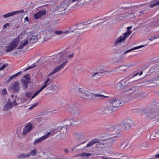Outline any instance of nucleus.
<instances>
[{"mask_svg":"<svg viewBox=\"0 0 159 159\" xmlns=\"http://www.w3.org/2000/svg\"><path fill=\"white\" fill-rule=\"evenodd\" d=\"M13 107V105L11 104V101H10V103L8 102L4 107L3 109V111H6L9 110L10 108Z\"/></svg>","mask_w":159,"mask_h":159,"instance_id":"23","label":"nucleus"},{"mask_svg":"<svg viewBox=\"0 0 159 159\" xmlns=\"http://www.w3.org/2000/svg\"><path fill=\"white\" fill-rule=\"evenodd\" d=\"M27 153L29 155V157H30L31 155L33 156L36 155L37 153V151L36 149H34L33 150L30 151L29 153Z\"/></svg>","mask_w":159,"mask_h":159,"instance_id":"36","label":"nucleus"},{"mask_svg":"<svg viewBox=\"0 0 159 159\" xmlns=\"http://www.w3.org/2000/svg\"><path fill=\"white\" fill-rule=\"evenodd\" d=\"M143 130L142 129H140L137 132L136 134V135L139 137L140 136L141 134H142V132H143Z\"/></svg>","mask_w":159,"mask_h":159,"instance_id":"44","label":"nucleus"},{"mask_svg":"<svg viewBox=\"0 0 159 159\" xmlns=\"http://www.w3.org/2000/svg\"><path fill=\"white\" fill-rule=\"evenodd\" d=\"M150 144L147 143H143L141 144V147L144 149H146L150 146Z\"/></svg>","mask_w":159,"mask_h":159,"instance_id":"37","label":"nucleus"},{"mask_svg":"<svg viewBox=\"0 0 159 159\" xmlns=\"http://www.w3.org/2000/svg\"><path fill=\"white\" fill-rule=\"evenodd\" d=\"M68 62V61H66L65 62L62 63L58 67L55 68L49 74L48 76H50L60 70L61 69H62L64 66H66Z\"/></svg>","mask_w":159,"mask_h":159,"instance_id":"13","label":"nucleus"},{"mask_svg":"<svg viewBox=\"0 0 159 159\" xmlns=\"http://www.w3.org/2000/svg\"><path fill=\"white\" fill-rule=\"evenodd\" d=\"M81 28H80V26H78L77 25L72 26L70 28V30H71V32H74L77 30L80 29Z\"/></svg>","mask_w":159,"mask_h":159,"instance_id":"25","label":"nucleus"},{"mask_svg":"<svg viewBox=\"0 0 159 159\" xmlns=\"http://www.w3.org/2000/svg\"><path fill=\"white\" fill-rule=\"evenodd\" d=\"M20 83L17 81H15L12 85L9 88L10 90L14 93H17L20 90Z\"/></svg>","mask_w":159,"mask_h":159,"instance_id":"12","label":"nucleus"},{"mask_svg":"<svg viewBox=\"0 0 159 159\" xmlns=\"http://www.w3.org/2000/svg\"><path fill=\"white\" fill-rule=\"evenodd\" d=\"M40 36L37 33H34L31 34L30 36V41L31 43H33L37 41L38 39L40 38Z\"/></svg>","mask_w":159,"mask_h":159,"instance_id":"14","label":"nucleus"},{"mask_svg":"<svg viewBox=\"0 0 159 159\" xmlns=\"http://www.w3.org/2000/svg\"><path fill=\"white\" fill-rule=\"evenodd\" d=\"M38 104V102L36 103H35V104H34L32 106H31L30 107V108H29V109L30 110L32 109L34 107H35L37 106Z\"/></svg>","mask_w":159,"mask_h":159,"instance_id":"51","label":"nucleus"},{"mask_svg":"<svg viewBox=\"0 0 159 159\" xmlns=\"http://www.w3.org/2000/svg\"><path fill=\"white\" fill-rule=\"evenodd\" d=\"M9 23H6L3 26V27L6 28L7 27V26H9Z\"/></svg>","mask_w":159,"mask_h":159,"instance_id":"60","label":"nucleus"},{"mask_svg":"<svg viewBox=\"0 0 159 159\" xmlns=\"http://www.w3.org/2000/svg\"><path fill=\"white\" fill-rule=\"evenodd\" d=\"M158 66H159V64H155L154 66H152L150 69L149 71L151 72H152L158 70V68H157Z\"/></svg>","mask_w":159,"mask_h":159,"instance_id":"33","label":"nucleus"},{"mask_svg":"<svg viewBox=\"0 0 159 159\" xmlns=\"http://www.w3.org/2000/svg\"><path fill=\"white\" fill-rule=\"evenodd\" d=\"M104 72V70H100L98 71H96L94 73H93V74L91 75V77L93 78V79L97 80L100 78V76H101L102 74Z\"/></svg>","mask_w":159,"mask_h":159,"instance_id":"17","label":"nucleus"},{"mask_svg":"<svg viewBox=\"0 0 159 159\" xmlns=\"http://www.w3.org/2000/svg\"><path fill=\"white\" fill-rule=\"evenodd\" d=\"M64 152L66 153H67L68 152V151L67 149H65L64 150Z\"/></svg>","mask_w":159,"mask_h":159,"instance_id":"62","label":"nucleus"},{"mask_svg":"<svg viewBox=\"0 0 159 159\" xmlns=\"http://www.w3.org/2000/svg\"><path fill=\"white\" fill-rule=\"evenodd\" d=\"M54 30L52 29H50L49 30V32L50 34H52V36H54L53 35V34H54Z\"/></svg>","mask_w":159,"mask_h":159,"instance_id":"55","label":"nucleus"},{"mask_svg":"<svg viewBox=\"0 0 159 159\" xmlns=\"http://www.w3.org/2000/svg\"><path fill=\"white\" fill-rule=\"evenodd\" d=\"M79 94L82 98L88 99H91L93 97H97L99 98L100 99H103L107 97V96L102 95L91 93L88 91L81 88L79 89Z\"/></svg>","mask_w":159,"mask_h":159,"instance_id":"2","label":"nucleus"},{"mask_svg":"<svg viewBox=\"0 0 159 159\" xmlns=\"http://www.w3.org/2000/svg\"><path fill=\"white\" fill-rule=\"evenodd\" d=\"M60 126L58 127L57 128H56L55 129H54V130H53V132L54 133H57L58 132H59L58 131V128L60 127Z\"/></svg>","mask_w":159,"mask_h":159,"instance_id":"54","label":"nucleus"},{"mask_svg":"<svg viewBox=\"0 0 159 159\" xmlns=\"http://www.w3.org/2000/svg\"><path fill=\"white\" fill-rule=\"evenodd\" d=\"M52 80L49 78H48L44 82V85L41 88H43V89L47 86L51 82Z\"/></svg>","mask_w":159,"mask_h":159,"instance_id":"29","label":"nucleus"},{"mask_svg":"<svg viewBox=\"0 0 159 159\" xmlns=\"http://www.w3.org/2000/svg\"><path fill=\"white\" fill-rule=\"evenodd\" d=\"M155 137H159V130L155 134H152L149 137V139H154Z\"/></svg>","mask_w":159,"mask_h":159,"instance_id":"35","label":"nucleus"},{"mask_svg":"<svg viewBox=\"0 0 159 159\" xmlns=\"http://www.w3.org/2000/svg\"><path fill=\"white\" fill-rule=\"evenodd\" d=\"M120 128L119 125L116 126H109L107 128L108 131L111 132H113L112 134L115 135L118 134H119L120 130L121 129Z\"/></svg>","mask_w":159,"mask_h":159,"instance_id":"10","label":"nucleus"},{"mask_svg":"<svg viewBox=\"0 0 159 159\" xmlns=\"http://www.w3.org/2000/svg\"><path fill=\"white\" fill-rule=\"evenodd\" d=\"M74 56V53H72V54H71L69 55L68 56L70 58L73 57Z\"/></svg>","mask_w":159,"mask_h":159,"instance_id":"57","label":"nucleus"},{"mask_svg":"<svg viewBox=\"0 0 159 159\" xmlns=\"http://www.w3.org/2000/svg\"><path fill=\"white\" fill-rule=\"evenodd\" d=\"M76 121H74L73 119H71L69 120H66L65 121V126H62V127H66L67 128L71 125H75L76 124L75 123Z\"/></svg>","mask_w":159,"mask_h":159,"instance_id":"20","label":"nucleus"},{"mask_svg":"<svg viewBox=\"0 0 159 159\" xmlns=\"http://www.w3.org/2000/svg\"><path fill=\"white\" fill-rule=\"evenodd\" d=\"M125 56V55H124V54H121L118 58V60H117L116 61L117 62V63L123 62L125 58L124 57Z\"/></svg>","mask_w":159,"mask_h":159,"instance_id":"32","label":"nucleus"},{"mask_svg":"<svg viewBox=\"0 0 159 159\" xmlns=\"http://www.w3.org/2000/svg\"><path fill=\"white\" fill-rule=\"evenodd\" d=\"M50 134V133H48L41 137L36 139L34 142V144L35 145L37 143L41 142L42 141L49 137Z\"/></svg>","mask_w":159,"mask_h":159,"instance_id":"19","label":"nucleus"},{"mask_svg":"<svg viewBox=\"0 0 159 159\" xmlns=\"http://www.w3.org/2000/svg\"><path fill=\"white\" fill-rule=\"evenodd\" d=\"M43 90V88H40L39 90H38L34 94V95L32 96L31 99L32 100L35 97L37 96Z\"/></svg>","mask_w":159,"mask_h":159,"instance_id":"41","label":"nucleus"},{"mask_svg":"<svg viewBox=\"0 0 159 159\" xmlns=\"http://www.w3.org/2000/svg\"><path fill=\"white\" fill-rule=\"evenodd\" d=\"M121 99L117 96L111 98L105 106L99 109L100 113L102 114H108L115 111L117 108L122 105L123 103L120 101Z\"/></svg>","mask_w":159,"mask_h":159,"instance_id":"1","label":"nucleus"},{"mask_svg":"<svg viewBox=\"0 0 159 159\" xmlns=\"http://www.w3.org/2000/svg\"><path fill=\"white\" fill-rule=\"evenodd\" d=\"M68 31L64 32L61 30H54V34H53V35L54 36H55L56 35H61L65 34H67L68 33Z\"/></svg>","mask_w":159,"mask_h":159,"instance_id":"22","label":"nucleus"},{"mask_svg":"<svg viewBox=\"0 0 159 159\" xmlns=\"http://www.w3.org/2000/svg\"><path fill=\"white\" fill-rule=\"evenodd\" d=\"M139 74V72H137L135 74L133 75V76H132V77L131 78V79H132L133 78L135 77V76L137 75H138Z\"/></svg>","mask_w":159,"mask_h":159,"instance_id":"58","label":"nucleus"},{"mask_svg":"<svg viewBox=\"0 0 159 159\" xmlns=\"http://www.w3.org/2000/svg\"><path fill=\"white\" fill-rule=\"evenodd\" d=\"M30 75L29 74H27L21 80V82L24 90H25L27 88L29 84L30 83Z\"/></svg>","mask_w":159,"mask_h":159,"instance_id":"7","label":"nucleus"},{"mask_svg":"<svg viewBox=\"0 0 159 159\" xmlns=\"http://www.w3.org/2000/svg\"><path fill=\"white\" fill-rule=\"evenodd\" d=\"M52 37L50 36L49 37L46 36L44 37H43V38L44 39V41H47L49 40Z\"/></svg>","mask_w":159,"mask_h":159,"instance_id":"53","label":"nucleus"},{"mask_svg":"<svg viewBox=\"0 0 159 159\" xmlns=\"http://www.w3.org/2000/svg\"><path fill=\"white\" fill-rule=\"evenodd\" d=\"M144 45H142L134 47L129 50H127L126 47L123 46L118 50L117 51V53H118L123 54L125 55V54L127 53L128 52H129L132 50L140 48L142 47H144Z\"/></svg>","mask_w":159,"mask_h":159,"instance_id":"6","label":"nucleus"},{"mask_svg":"<svg viewBox=\"0 0 159 159\" xmlns=\"http://www.w3.org/2000/svg\"><path fill=\"white\" fill-rule=\"evenodd\" d=\"M72 113L75 115H78L81 112L80 110L77 107H74L72 110Z\"/></svg>","mask_w":159,"mask_h":159,"instance_id":"27","label":"nucleus"},{"mask_svg":"<svg viewBox=\"0 0 159 159\" xmlns=\"http://www.w3.org/2000/svg\"><path fill=\"white\" fill-rule=\"evenodd\" d=\"M3 48V46H2V44L0 42V51H1L2 49Z\"/></svg>","mask_w":159,"mask_h":159,"instance_id":"59","label":"nucleus"},{"mask_svg":"<svg viewBox=\"0 0 159 159\" xmlns=\"http://www.w3.org/2000/svg\"><path fill=\"white\" fill-rule=\"evenodd\" d=\"M132 26L127 28V31L123 34V35L120 36L114 41V44L115 45H118L122 42L124 43V41L125 40L126 38L132 33V31L129 30L132 29Z\"/></svg>","mask_w":159,"mask_h":159,"instance_id":"3","label":"nucleus"},{"mask_svg":"<svg viewBox=\"0 0 159 159\" xmlns=\"http://www.w3.org/2000/svg\"><path fill=\"white\" fill-rule=\"evenodd\" d=\"M155 157L157 158H159V153L155 155Z\"/></svg>","mask_w":159,"mask_h":159,"instance_id":"64","label":"nucleus"},{"mask_svg":"<svg viewBox=\"0 0 159 159\" xmlns=\"http://www.w3.org/2000/svg\"><path fill=\"white\" fill-rule=\"evenodd\" d=\"M92 154L90 153L83 152L79 154L78 156L81 157H89Z\"/></svg>","mask_w":159,"mask_h":159,"instance_id":"39","label":"nucleus"},{"mask_svg":"<svg viewBox=\"0 0 159 159\" xmlns=\"http://www.w3.org/2000/svg\"><path fill=\"white\" fill-rule=\"evenodd\" d=\"M11 102L12 105H13L15 106H17L18 104H20V103L16 102V99H13V101Z\"/></svg>","mask_w":159,"mask_h":159,"instance_id":"43","label":"nucleus"},{"mask_svg":"<svg viewBox=\"0 0 159 159\" xmlns=\"http://www.w3.org/2000/svg\"><path fill=\"white\" fill-rule=\"evenodd\" d=\"M22 73V71H20L19 72L12 75L10 77L8 80H7V81L9 82L11 80H12L14 78L20 75Z\"/></svg>","mask_w":159,"mask_h":159,"instance_id":"34","label":"nucleus"},{"mask_svg":"<svg viewBox=\"0 0 159 159\" xmlns=\"http://www.w3.org/2000/svg\"><path fill=\"white\" fill-rule=\"evenodd\" d=\"M25 20H26V21H28L29 20V18L27 16L25 17Z\"/></svg>","mask_w":159,"mask_h":159,"instance_id":"63","label":"nucleus"},{"mask_svg":"<svg viewBox=\"0 0 159 159\" xmlns=\"http://www.w3.org/2000/svg\"><path fill=\"white\" fill-rule=\"evenodd\" d=\"M133 125V123L130 119L124 120L120 124L118 125L122 128L120 130H128Z\"/></svg>","mask_w":159,"mask_h":159,"instance_id":"5","label":"nucleus"},{"mask_svg":"<svg viewBox=\"0 0 159 159\" xmlns=\"http://www.w3.org/2000/svg\"><path fill=\"white\" fill-rule=\"evenodd\" d=\"M7 92L6 89H3L1 92V94L2 95H5L7 94Z\"/></svg>","mask_w":159,"mask_h":159,"instance_id":"47","label":"nucleus"},{"mask_svg":"<svg viewBox=\"0 0 159 159\" xmlns=\"http://www.w3.org/2000/svg\"><path fill=\"white\" fill-rule=\"evenodd\" d=\"M32 129L33 126L32 124H29L26 125L23 130V135H25L29 133Z\"/></svg>","mask_w":159,"mask_h":159,"instance_id":"16","label":"nucleus"},{"mask_svg":"<svg viewBox=\"0 0 159 159\" xmlns=\"http://www.w3.org/2000/svg\"><path fill=\"white\" fill-rule=\"evenodd\" d=\"M136 90V88L135 87H132L129 89H126L125 92L128 93L129 94H132L134 93Z\"/></svg>","mask_w":159,"mask_h":159,"instance_id":"24","label":"nucleus"},{"mask_svg":"<svg viewBox=\"0 0 159 159\" xmlns=\"http://www.w3.org/2000/svg\"><path fill=\"white\" fill-rule=\"evenodd\" d=\"M127 146V143H123L121 144L120 147L122 148H124Z\"/></svg>","mask_w":159,"mask_h":159,"instance_id":"46","label":"nucleus"},{"mask_svg":"<svg viewBox=\"0 0 159 159\" xmlns=\"http://www.w3.org/2000/svg\"><path fill=\"white\" fill-rule=\"evenodd\" d=\"M117 137L118 136H113L110 138V140L111 141H114L116 139V138H117Z\"/></svg>","mask_w":159,"mask_h":159,"instance_id":"52","label":"nucleus"},{"mask_svg":"<svg viewBox=\"0 0 159 159\" xmlns=\"http://www.w3.org/2000/svg\"><path fill=\"white\" fill-rule=\"evenodd\" d=\"M32 95V93L30 92L27 93L25 94L26 97L28 98L30 97Z\"/></svg>","mask_w":159,"mask_h":159,"instance_id":"50","label":"nucleus"},{"mask_svg":"<svg viewBox=\"0 0 159 159\" xmlns=\"http://www.w3.org/2000/svg\"><path fill=\"white\" fill-rule=\"evenodd\" d=\"M76 70L78 71L82 70H83V69L82 66H77L76 68Z\"/></svg>","mask_w":159,"mask_h":159,"instance_id":"45","label":"nucleus"},{"mask_svg":"<svg viewBox=\"0 0 159 159\" xmlns=\"http://www.w3.org/2000/svg\"><path fill=\"white\" fill-rule=\"evenodd\" d=\"M24 11L23 10H21L19 11H17L12 12L10 13H9L7 14H5L3 16V17L5 18H7L10 16H14L15 15L19 13H22L24 12Z\"/></svg>","mask_w":159,"mask_h":159,"instance_id":"15","label":"nucleus"},{"mask_svg":"<svg viewBox=\"0 0 159 159\" xmlns=\"http://www.w3.org/2000/svg\"><path fill=\"white\" fill-rule=\"evenodd\" d=\"M148 4H142L139 6V7H145L144 8V10L141 11L139 13L141 14H145V12L148 10Z\"/></svg>","mask_w":159,"mask_h":159,"instance_id":"26","label":"nucleus"},{"mask_svg":"<svg viewBox=\"0 0 159 159\" xmlns=\"http://www.w3.org/2000/svg\"><path fill=\"white\" fill-rule=\"evenodd\" d=\"M67 54V51L66 50H64L61 52L59 54L57 55V57H61L63 59H66V57H67L66 56Z\"/></svg>","mask_w":159,"mask_h":159,"instance_id":"21","label":"nucleus"},{"mask_svg":"<svg viewBox=\"0 0 159 159\" xmlns=\"http://www.w3.org/2000/svg\"><path fill=\"white\" fill-rule=\"evenodd\" d=\"M107 19L105 20V19H100V20H102V21H100L99 22V23L98 24H101L102 23L105 22L107 20Z\"/></svg>","mask_w":159,"mask_h":159,"instance_id":"49","label":"nucleus"},{"mask_svg":"<svg viewBox=\"0 0 159 159\" xmlns=\"http://www.w3.org/2000/svg\"><path fill=\"white\" fill-rule=\"evenodd\" d=\"M20 39H15L9 44L7 48L6 51L7 52H10L14 49L18 45L19 43Z\"/></svg>","mask_w":159,"mask_h":159,"instance_id":"9","label":"nucleus"},{"mask_svg":"<svg viewBox=\"0 0 159 159\" xmlns=\"http://www.w3.org/2000/svg\"><path fill=\"white\" fill-rule=\"evenodd\" d=\"M132 65H125V66H120V67L118 68V69H119V70L120 71H125L126 69L125 68L126 67H128L129 68L131 67Z\"/></svg>","mask_w":159,"mask_h":159,"instance_id":"31","label":"nucleus"},{"mask_svg":"<svg viewBox=\"0 0 159 159\" xmlns=\"http://www.w3.org/2000/svg\"><path fill=\"white\" fill-rule=\"evenodd\" d=\"M46 11L45 10H41L36 14L34 15V19H39L41 18L42 16L45 15L46 13Z\"/></svg>","mask_w":159,"mask_h":159,"instance_id":"18","label":"nucleus"},{"mask_svg":"<svg viewBox=\"0 0 159 159\" xmlns=\"http://www.w3.org/2000/svg\"><path fill=\"white\" fill-rule=\"evenodd\" d=\"M97 143L95 146V148H103L106 147L107 144L106 143H104V141L102 140H99L98 139H94L92 140L87 145L86 147H89L95 143Z\"/></svg>","mask_w":159,"mask_h":159,"instance_id":"4","label":"nucleus"},{"mask_svg":"<svg viewBox=\"0 0 159 159\" xmlns=\"http://www.w3.org/2000/svg\"><path fill=\"white\" fill-rule=\"evenodd\" d=\"M157 39V36H152L149 38L148 39V40L150 41H152L154 39Z\"/></svg>","mask_w":159,"mask_h":159,"instance_id":"48","label":"nucleus"},{"mask_svg":"<svg viewBox=\"0 0 159 159\" xmlns=\"http://www.w3.org/2000/svg\"><path fill=\"white\" fill-rule=\"evenodd\" d=\"M58 131H61V133L59 135L60 139L63 140L67 139V134L66 133L67 127L60 126L58 128Z\"/></svg>","mask_w":159,"mask_h":159,"instance_id":"8","label":"nucleus"},{"mask_svg":"<svg viewBox=\"0 0 159 159\" xmlns=\"http://www.w3.org/2000/svg\"><path fill=\"white\" fill-rule=\"evenodd\" d=\"M33 68V66H29L28 68H27L25 71H26V70H29V69H31L32 68Z\"/></svg>","mask_w":159,"mask_h":159,"instance_id":"61","label":"nucleus"},{"mask_svg":"<svg viewBox=\"0 0 159 159\" xmlns=\"http://www.w3.org/2000/svg\"><path fill=\"white\" fill-rule=\"evenodd\" d=\"M29 155L27 153H21L19 154L17 157V158L20 159H22L29 157Z\"/></svg>","mask_w":159,"mask_h":159,"instance_id":"28","label":"nucleus"},{"mask_svg":"<svg viewBox=\"0 0 159 159\" xmlns=\"http://www.w3.org/2000/svg\"><path fill=\"white\" fill-rule=\"evenodd\" d=\"M66 9V8L65 7H64L61 6H58L57 7V10L60 12H61L62 11H63L65 10Z\"/></svg>","mask_w":159,"mask_h":159,"instance_id":"42","label":"nucleus"},{"mask_svg":"<svg viewBox=\"0 0 159 159\" xmlns=\"http://www.w3.org/2000/svg\"><path fill=\"white\" fill-rule=\"evenodd\" d=\"M28 43V42L27 40H25L24 42L22 43L21 44L18 48V49H23V47L26 45Z\"/></svg>","mask_w":159,"mask_h":159,"instance_id":"38","label":"nucleus"},{"mask_svg":"<svg viewBox=\"0 0 159 159\" xmlns=\"http://www.w3.org/2000/svg\"><path fill=\"white\" fill-rule=\"evenodd\" d=\"M75 135L76 136L77 138L79 139H81L83 136V134L80 133H75Z\"/></svg>","mask_w":159,"mask_h":159,"instance_id":"40","label":"nucleus"},{"mask_svg":"<svg viewBox=\"0 0 159 159\" xmlns=\"http://www.w3.org/2000/svg\"><path fill=\"white\" fill-rule=\"evenodd\" d=\"M6 64H4L3 65L2 67L0 68V71L1 70H3V69L6 67Z\"/></svg>","mask_w":159,"mask_h":159,"instance_id":"56","label":"nucleus"},{"mask_svg":"<svg viewBox=\"0 0 159 159\" xmlns=\"http://www.w3.org/2000/svg\"><path fill=\"white\" fill-rule=\"evenodd\" d=\"M138 79L136 80H131L130 79H128L124 81V80L121 81L120 82L117 83L119 85L120 88L121 89H125L126 90V88L127 87V83H131L132 82H134L137 80Z\"/></svg>","mask_w":159,"mask_h":159,"instance_id":"11","label":"nucleus"},{"mask_svg":"<svg viewBox=\"0 0 159 159\" xmlns=\"http://www.w3.org/2000/svg\"><path fill=\"white\" fill-rule=\"evenodd\" d=\"M151 2L152 3L149 6V7L151 8L153 7L159 5V0L157 2V0H154Z\"/></svg>","mask_w":159,"mask_h":159,"instance_id":"30","label":"nucleus"}]
</instances>
